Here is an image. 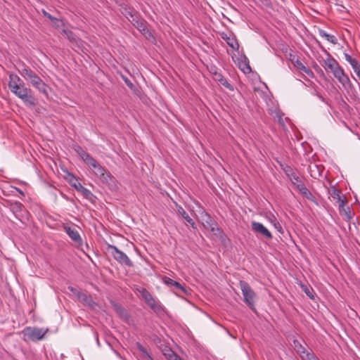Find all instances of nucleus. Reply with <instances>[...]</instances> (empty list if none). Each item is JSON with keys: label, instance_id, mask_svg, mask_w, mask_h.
<instances>
[{"label": "nucleus", "instance_id": "f257e3e1", "mask_svg": "<svg viewBox=\"0 0 360 360\" xmlns=\"http://www.w3.org/2000/svg\"><path fill=\"white\" fill-rule=\"evenodd\" d=\"M8 86L10 91L29 107H34L35 98L31 89L25 86L24 82L15 73H10Z\"/></svg>", "mask_w": 360, "mask_h": 360}, {"label": "nucleus", "instance_id": "f03ea898", "mask_svg": "<svg viewBox=\"0 0 360 360\" xmlns=\"http://www.w3.org/2000/svg\"><path fill=\"white\" fill-rule=\"evenodd\" d=\"M87 165L91 167L94 174H95L103 184L111 189L116 187L115 178L94 158L88 162Z\"/></svg>", "mask_w": 360, "mask_h": 360}, {"label": "nucleus", "instance_id": "7ed1b4c3", "mask_svg": "<svg viewBox=\"0 0 360 360\" xmlns=\"http://www.w3.org/2000/svg\"><path fill=\"white\" fill-rule=\"evenodd\" d=\"M21 76L26 80H30L31 84L39 92L48 96V86L44 81L27 65L22 64V68L18 70Z\"/></svg>", "mask_w": 360, "mask_h": 360}, {"label": "nucleus", "instance_id": "20e7f679", "mask_svg": "<svg viewBox=\"0 0 360 360\" xmlns=\"http://www.w3.org/2000/svg\"><path fill=\"white\" fill-rule=\"evenodd\" d=\"M48 332L49 328L27 326L22 330V333L25 341L37 342L43 340Z\"/></svg>", "mask_w": 360, "mask_h": 360}, {"label": "nucleus", "instance_id": "39448f33", "mask_svg": "<svg viewBox=\"0 0 360 360\" xmlns=\"http://www.w3.org/2000/svg\"><path fill=\"white\" fill-rule=\"evenodd\" d=\"M106 250L120 264L129 267L133 266V262L128 256L122 251L120 250L116 246L108 244L106 247Z\"/></svg>", "mask_w": 360, "mask_h": 360}, {"label": "nucleus", "instance_id": "423d86ee", "mask_svg": "<svg viewBox=\"0 0 360 360\" xmlns=\"http://www.w3.org/2000/svg\"><path fill=\"white\" fill-rule=\"evenodd\" d=\"M240 286L244 297L245 302L250 307V309H255V298L256 294L250 287V285L244 281H240Z\"/></svg>", "mask_w": 360, "mask_h": 360}, {"label": "nucleus", "instance_id": "0eeeda50", "mask_svg": "<svg viewBox=\"0 0 360 360\" xmlns=\"http://www.w3.org/2000/svg\"><path fill=\"white\" fill-rule=\"evenodd\" d=\"M327 58L323 60L322 65L326 71L330 72L333 75L340 72L342 68L340 67L338 61L331 56V55L326 51Z\"/></svg>", "mask_w": 360, "mask_h": 360}, {"label": "nucleus", "instance_id": "6e6552de", "mask_svg": "<svg viewBox=\"0 0 360 360\" xmlns=\"http://www.w3.org/2000/svg\"><path fill=\"white\" fill-rule=\"evenodd\" d=\"M139 291L141 297L145 300L151 309L155 311H158L160 309V305L156 302L148 290L146 288H141Z\"/></svg>", "mask_w": 360, "mask_h": 360}, {"label": "nucleus", "instance_id": "1a4fd4ad", "mask_svg": "<svg viewBox=\"0 0 360 360\" xmlns=\"http://www.w3.org/2000/svg\"><path fill=\"white\" fill-rule=\"evenodd\" d=\"M251 228L253 232L258 233L267 240L272 239L271 233L260 222L252 221Z\"/></svg>", "mask_w": 360, "mask_h": 360}, {"label": "nucleus", "instance_id": "9d476101", "mask_svg": "<svg viewBox=\"0 0 360 360\" xmlns=\"http://www.w3.org/2000/svg\"><path fill=\"white\" fill-rule=\"evenodd\" d=\"M63 229L68 236L77 245H82V239L79 231L75 227L64 226Z\"/></svg>", "mask_w": 360, "mask_h": 360}, {"label": "nucleus", "instance_id": "9b49d317", "mask_svg": "<svg viewBox=\"0 0 360 360\" xmlns=\"http://www.w3.org/2000/svg\"><path fill=\"white\" fill-rule=\"evenodd\" d=\"M163 282L167 285L174 287V290H176L177 292H181L185 295H187L188 293L187 289L184 285H182L180 283L174 281L167 276H164Z\"/></svg>", "mask_w": 360, "mask_h": 360}, {"label": "nucleus", "instance_id": "f8f14e48", "mask_svg": "<svg viewBox=\"0 0 360 360\" xmlns=\"http://www.w3.org/2000/svg\"><path fill=\"white\" fill-rule=\"evenodd\" d=\"M221 37L233 50H236V51L238 50L239 44H238V40L236 39V37L233 36L232 34H228V33L222 32L221 34Z\"/></svg>", "mask_w": 360, "mask_h": 360}, {"label": "nucleus", "instance_id": "ddd939ff", "mask_svg": "<svg viewBox=\"0 0 360 360\" xmlns=\"http://www.w3.org/2000/svg\"><path fill=\"white\" fill-rule=\"evenodd\" d=\"M347 203V199L343 201H341L340 203H338V209L340 215L345 216V219L347 221H349L350 219L352 218V215L349 207L346 206Z\"/></svg>", "mask_w": 360, "mask_h": 360}, {"label": "nucleus", "instance_id": "4468645a", "mask_svg": "<svg viewBox=\"0 0 360 360\" xmlns=\"http://www.w3.org/2000/svg\"><path fill=\"white\" fill-rule=\"evenodd\" d=\"M175 207L177 214L180 215L182 218H184L188 224H190L192 228L197 229L195 223L192 219V218L186 213L184 209L176 202H175Z\"/></svg>", "mask_w": 360, "mask_h": 360}, {"label": "nucleus", "instance_id": "2eb2a0df", "mask_svg": "<svg viewBox=\"0 0 360 360\" xmlns=\"http://www.w3.org/2000/svg\"><path fill=\"white\" fill-rule=\"evenodd\" d=\"M297 188L304 198L311 202H316V198L302 182L297 184Z\"/></svg>", "mask_w": 360, "mask_h": 360}, {"label": "nucleus", "instance_id": "dca6fc26", "mask_svg": "<svg viewBox=\"0 0 360 360\" xmlns=\"http://www.w3.org/2000/svg\"><path fill=\"white\" fill-rule=\"evenodd\" d=\"M75 152L79 155L82 160L87 165L91 160L93 157L86 152L80 146L77 145L74 147Z\"/></svg>", "mask_w": 360, "mask_h": 360}, {"label": "nucleus", "instance_id": "f3484780", "mask_svg": "<svg viewBox=\"0 0 360 360\" xmlns=\"http://www.w3.org/2000/svg\"><path fill=\"white\" fill-rule=\"evenodd\" d=\"M214 79L219 82L221 85L226 89L233 91V86L227 81V79L221 74L217 72H213Z\"/></svg>", "mask_w": 360, "mask_h": 360}, {"label": "nucleus", "instance_id": "a211bd4d", "mask_svg": "<svg viewBox=\"0 0 360 360\" xmlns=\"http://www.w3.org/2000/svg\"><path fill=\"white\" fill-rule=\"evenodd\" d=\"M238 68L241 70L245 74H248L251 72L252 70L249 63L248 58L244 56L239 60L238 62Z\"/></svg>", "mask_w": 360, "mask_h": 360}, {"label": "nucleus", "instance_id": "6ab92c4d", "mask_svg": "<svg viewBox=\"0 0 360 360\" xmlns=\"http://www.w3.org/2000/svg\"><path fill=\"white\" fill-rule=\"evenodd\" d=\"M328 193L334 200H336L338 203L346 200V198H342L341 191L336 188L335 186H330L328 188Z\"/></svg>", "mask_w": 360, "mask_h": 360}, {"label": "nucleus", "instance_id": "aec40b11", "mask_svg": "<svg viewBox=\"0 0 360 360\" xmlns=\"http://www.w3.org/2000/svg\"><path fill=\"white\" fill-rule=\"evenodd\" d=\"M111 304L114 310L121 318L124 319H127L129 318L127 311L120 304L115 302H112Z\"/></svg>", "mask_w": 360, "mask_h": 360}, {"label": "nucleus", "instance_id": "412c9836", "mask_svg": "<svg viewBox=\"0 0 360 360\" xmlns=\"http://www.w3.org/2000/svg\"><path fill=\"white\" fill-rule=\"evenodd\" d=\"M340 84H342V87L345 89L347 93L349 94L355 91L354 86L352 82L350 81L347 75L344 77L343 79H342Z\"/></svg>", "mask_w": 360, "mask_h": 360}, {"label": "nucleus", "instance_id": "4be33fe9", "mask_svg": "<svg viewBox=\"0 0 360 360\" xmlns=\"http://www.w3.org/2000/svg\"><path fill=\"white\" fill-rule=\"evenodd\" d=\"M308 171L310 174V176L314 179H319L321 176V172L319 169V167L316 165H309L308 167Z\"/></svg>", "mask_w": 360, "mask_h": 360}, {"label": "nucleus", "instance_id": "5701e85b", "mask_svg": "<svg viewBox=\"0 0 360 360\" xmlns=\"http://www.w3.org/2000/svg\"><path fill=\"white\" fill-rule=\"evenodd\" d=\"M136 347L138 350L141 352V357L143 360H153L146 349L139 342L136 343Z\"/></svg>", "mask_w": 360, "mask_h": 360}, {"label": "nucleus", "instance_id": "b1692460", "mask_svg": "<svg viewBox=\"0 0 360 360\" xmlns=\"http://www.w3.org/2000/svg\"><path fill=\"white\" fill-rule=\"evenodd\" d=\"M319 34L321 37L325 38L327 41L330 42L333 44H337V39L334 35L328 34L325 30H319Z\"/></svg>", "mask_w": 360, "mask_h": 360}, {"label": "nucleus", "instance_id": "393cba45", "mask_svg": "<svg viewBox=\"0 0 360 360\" xmlns=\"http://www.w3.org/2000/svg\"><path fill=\"white\" fill-rule=\"evenodd\" d=\"M141 32L145 33L147 30V27L146 26L145 20L142 18H139L133 24Z\"/></svg>", "mask_w": 360, "mask_h": 360}, {"label": "nucleus", "instance_id": "a878e982", "mask_svg": "<svg viewBox=\"0 0 360 360\" xmlns=\"http://www.w3.org/2000/svg\"><path fill=\"white\" fill-rule=\"evenodd\" d=\"M60 32L64 36H65L70 41L75 42L77 41V37L72 31L69 30L62 29Z\"/></svg>", "mask_w": 360, "mask_h": 360}, {"label": "nucleus", "instance_id": "bb28decb", "mask_svg": "<svg viewBox=\"0 0 360 360\" xmlns=\"http://www.w3.org/2000/svg\"><path fill=\"white\" fill-rule=\"evenodd\" d=\"M303 360H320L313 352L305 351V353L300 354Z\"/></svg>", "mask_w": 360, "mask_h": 360}, {"label": "nucleus", "instance_id": "cd10ccee", "mask_svg": "<svg viewBox=\"0 0 360 360\" xmlns=\"http://www.w3.org/2000/svg\"><path fill=\"white\" fill-rule=\"evenodd\" d=\"M164 354L167 356L168 360H182L179 356L171 349L167 350Z\"/></svg>", "mask_w": 360, "mask_h": 360}, {"label": "nucleus", "instance_id": "c85d7f7f", "mask_svg": "<svg viewBox=\"0 0 360 360\" xmlns=\"http://www.w3.org/2000/svg\"><path fill=\"white\" fill-rule=\"evenodd\" d=\"M289 57L290 61L296 68L299 69L302 66V65H303V63L298 59V58L295 55L290 53Z\"/></svg>", "mask_w": 360, "mask_h": 360}, {"label": "nucleus", "instance_id": "c756f323", "mask_svg": "<svg viewBox=\"0 0 360 360\" xmlns=\"http://www.w3.org/2000/svg\"><path fill=\"white\" fill-rule=\"evenodd\" d=\"M293 345L296 351L302 354V353H305V348L301 345V343L297 340H293Z\"/></svg>", "mask_w": 360, "mask_h": 360}, {"label": "nucleus", "instance_id": "7c9ffc66", "mask_svg": "<svg viewBox=\"0 0 360 360\" xmlns=\"http://www.w3.org/2000/svg\"><path fill=\"white\" fill-rule=\"evenodd\" d=\"M354 70L356 75L360 72V64L358 60L353 58V59L349 63Z\"/></svg>", "mask_w": 360, "mask_h": 360}, {"label": "nucleus", "instance_id": "2f4dec72", "mask_svg": "<svg viewBox=\"0 0 360 360\" xmlns=\"http://www.w3.org/2000/svg\"><path fill=\"white\" fill-rule=\"evenodd\" d=\"M136 12V11L131 8H125L124 11L122 12L123 15L127 18L130 19L133 14Z\"/></svg>", "mask_w": 360, "mask_h": 360}, {"label": "nucleus", "instance_id": "473e14b6", "mask_svg": "<svg viewBox=\"0 0 360 360\" xmlns=\"http://www.w3.org/2000/svg\"><path fill=\"white\" fill-rule=\"evenodd\" d=\"M79 298L86 303L90 304L92 301L91 297L89 295H87L85 293H81L78 295Z\"/></svg>", "mask_w": 360, "mask_h": 360}, {"label": "nucleus", "instance_id": "72a5a7b5", "mask_svg": "<svg viewBox=\"0 0 360 360\" xmlns=\"http://www.w3.org/2000/svg\"><path fill=\"white\" fill-rule=\"evenodd\" d=\"M298 70L303 71L308 76H309L311 77H314V73H313L312 70L310 68H307L305 65H304V64L302 65V66Z\"/></svg>", "mask_w": 360, "mask_h": 360}, {"label": "nucleus", "instance_id": "f704fd0d", "mask_svg": "<svg viewBox=\"0 0 360 360\" xmlns=\"http://www.w3.org/2000/svg\"><path fill=\"white\" fill-rule=\"evenodd\" d=\"M298 70L303 71L308 76H309L311 77H314V73H313L312 70L310 68H307L305 65H304V64L302 65V66Z\"/></svg>", "mask_w": 360, "mask_h": 360}, {"label": "nucleus", "instance_id": "c9c22d12", "mask_svg": "<svg viewBox=\"0 0 360 360\" xmlns=\"http://www.w3.org/2000/svg\"><path fill=\"white\" fill-rule=\"evenodd\" d=\"M79 187L81 188V191L83 193L86 198H89L93 195L92 193L89 189L84 188L81 184H79Z\"/></svg>", "mask_w": 360, "mask_h": 360}, {"label": "nucleus", "instance_id": "e433bc0d", "mask_svg": "<svg viewBox=\"0 0 360 360\" xmlns=\"http://www.w3.org/2000/svg\"><path fill=\"white\" fill-rule=\"evenodd\" d=\"M51 22L53 23V25L57 29H59L61 27L64 26V22H63V20L58 18H55V20H53Z\"/></svg>", "mask_w": 360, "mask_h": 360}, {"label": "nucleus", "instance_id": "4c0bfd02", "mask_svg": "<svg viewBox=\"0 0 360 360\" xmlns=\"http://www.w3.org/2000/svg\"><path fill=\"white\" fill-rule=\"evenodd\" d=\"M347 75L345 73V71L343 69H342L340 72H338V73H336L335 75H334V77H335L338 81L340 83L342 79H344V77L346 76Z\"/></svg>", "mask_w": 360, "mask_h": 360}, {"label": "nucleus", "instance_id": "58836bf2", "mask_svg": "<svg viewBox=\"0 0 360 360\" xmlns=\"http://www.w3.org/2000/svg\"><path fill=\"white\" fill-rule=\"evenodd\" d=\"M290 179L292 181H292V183L297 186V184H300L301 180L300 179L299 176L293 172H292L291 173V176H290Z\"/></svg>", "mask_w": 360, "mask_h": 360}, {"label": "nucleus", "instance_id": "ea45409f", "mask_svg": "<svg viewBox=\"0 0 360 360\" xmlns=\"http://www.w3.org/2000/svg\"><path fill=\"white\" fill-rule=\"evenodd\" d=\"M122 79L124 81L125 84H127V86L131 90H134L135 89V85L126 77L124 76H122Z\"/></svg>", "mask_w": 360, "mask_h": 360}, {"label": "nucleus", "instance_id": "a19ab883", "mask_svg": "<svg viewBox=\"0 0 360 360\" xmlns=\"http://www.w3.org/2000/svg\"><path fill=\"white\" fill-rule=\"evenodd\" d=\"M140 16L139 15V13L136 11L134 14H133V16H131L130 18V19H128L129 21H130L132 24H134V22H135L138 19H139Z\"/></svg>", "mask_w": 360, "mask_h": 360}, {"label": "nucleus", "instance_id": "79ce46f5", "mask_svg": "<svg viewBox=\"0 0 360 360\" xmlns=\"http://www.w3.org/2000/svg\"><path fill=\"white\" fill-rule=\"evenodd\" d=\"M302 289L304 291V292L307 294V295L310 297L313 298L314 295L313 293L311 292V290L307 288V286H302Z\"/></svg>", "mask_w": 360, "mask_h": 360}, {"label": "nucleus", "instance_id": "37998d69", "mask_svg": "<svg viewBox=\"0 0 360 360\" xmlns=\"http://www.w3.org/2000/svg\"><path fill=\"white\" fill-rule=\"evenodd\" d=\"M42 13L43 15L46 17L47 18H49L51 21H52L53 20H55V17L52 16L50 13H49L47 11H46L45 10H42Z\"/></svg>", "mask_w": 360, "mask_h": 360}, {"label": "nucleus", "instance_id": "c03bdc74", "mask_svg": "<svg viewBox=\"0 0 360 360\" xmlns=\"http://www.w3.org/2000/svg\"><path fill=\"white\" fill-rule=\"evenodd\" d=\"M274 227L281 233L283 232V230H282V227L281 226V224L277 221V222H275L274 223Z\"/></svg>", "mask_w": 360, "mask_h": 360}, {"label": "nucleus", "instance_id": "a18cd8bd", "mask_svg": "<svg viewBox=\"0 0 360 360\" xmlns=\"http://www.w3.org/2000/svg\"><path fill=\"white\" fill-rule=\"evenodd\" d=\"M344 56H345V60H346L348 63H349V62L353 59V58H352L349 54H348V53H344Z\"/></svg>", "mask_w": 360, "mask_h": 360}, {"label": "nucleus", "instance_id": "49530a36", "mask_svg": "<svg viewBox=\"0 0 360 360\" xmlns=\"http://www.w3.org/2000/svg\"><path fill=\"white\" fill-rule=\"evenodd\" d=\"M316 95L318 96L319 99H321L323 102L328 105V101L324 98L320 94L316 93Z\"/></svg>", "mask_w": 360, "mask_h": 360}, {"label": "nucleus", "instance_id": "de8ad7c7", "mask_svg": "<svg viewBox=\"0 0 360 360\" xmlns=\"http://www.w3.org/2000/svg\"><path fill=\"white\" fill-rule=\"evenodd\" d=\"M292 172V169L290 167H287V169H285V172L287 174L288 176H291Z\"/></svg>", "mask_w": 360, "mask_h": 360}, {"label": "nucleus", "instance_id": "09e8293b", "mask_svg": "<svg viewBox=\"0 0 360 360\" xmlns=\"http://www.w3.org/2000/svg\"><path fill=\"white\" fill-rule=\"evenodd\" d=\"M210 229L212 231H214L215 229H217V231H220V229L217 227L216 224H213V226H211Z\"/></svg>", "mask_w": 360, "mask_h": 360}, {"label": "nucleus", "instance_id": "8fccbe9b", "mask_svg": "<svg viewBox=\"0 0 360 360\" xmlns=\"http://www.w3.org/2000/svg\"><path fill=\"white\" fill-rule=\"evenodd\" d=\"M79 182L77 184L74 183L72 184V186H74L77 190L81 191V188L79 187Z\"/></svg>", "mask_w": 360, "mask_h": 360}, {"label": "nucleus", "instance_id": "3c124183", "mask_svg": "<svg viewBox=\"0 0 360 360\" xmlns=\"http://www.w3.org/2000/svg\"><path fill=\"white\" fill-rule=\"evenodd\" d=\"M356 76L358 77L359 79L360 80V72L356 75ZM359 86H360V84H359Z\"/></svg>", "mask_w": 360, "mask_h": 360}, {"label": "nucleus", "instance_id": "603ef678", "mask_svg": "<svg viewBox=\"0 0 360 360\" xmlns=\"http://www.w3.org/2000/svg\"><path fill=\"white\" fill-rule=\"evenodd\" d=\"M69 289H70L72 292H73V291H74V288H73L72 287H69Z\"/></svg>", "mask_w": 360, "mask_h": 360}]
</instances>
